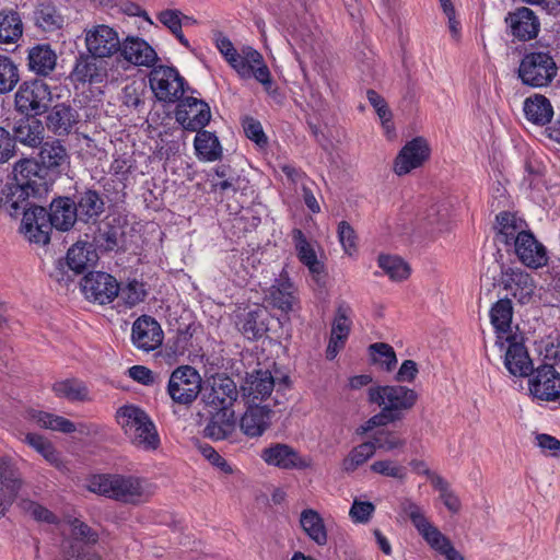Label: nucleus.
Returning a JSON list of instances; mask_svg holds the SVG:
<instances>
[{"label":"nucleus","instance_id":"f257e3e1","mask_svg":"<svg viewBox=\"0 0 560 560\" xmlns=\"http://www.w3.org/2000/svg\"><path fill=\"white\" fill-rule=\"evenodd\" d=\"M368 400L381 410L358 428L359 434L401 421L417 404L418 394L402 385H376L368 389Z\"/></svg>","mask_w":560,"mask_h":560},{"label":"nucleus","instance_id":"f03ea898","mask_svg":"<svg viewBox=\"0 0 560 560\" xmlns=\"http://www.w3.org/2000/svg\"><path fill=\"white\" fill-rule=\"evenodd\" d=\"M89 490L115 501L137 505L153 494L152 485L133 475H97L89 482Z\"/></svg>","mask_w":560,"mask_h":560},{"label":"nucleus","instance_id":"7ed1b4c3","mask_svg":"<svg viewBox=\"0 0 560 560\" xmlns=\"http://www.w3.org/2000/svg\"><path fill=\"white\" fill-rule=\"evenodd\" d=\"M116 421L128 441L137 448L152 452L160 446V436L149 415L136 405L117 409Z\"/></svg>","mask_w":560,"mask_h":560},{"label":"nucleus","instance_id":"20e7f679","mask_svg":"<svg viewBox=\"0 0 560 560\" xmlns=\"http://www.w3.org/2000/svg\"><path fill=\"white\" fill-rule=\"evenodd\" d=\"M557 73V63L549 51L526 52L518 67L522 83L532 88L548 86Z\"/></svg>","mask_w":560,"mask_h":560},{"label":"nucleus","instance_id":"39448f33","mask_svg":"<svg viewBox=\"0 0 560 560\" xmlns=\"http://www.w3.org/2000/svg\"><path fill=\"white\" fill-rule=\"evenodd\" d=\"M156 60L158 54L147 40L139 36H127L121 39L115 65L124 75L132 67H153Z\"/></svg>","mask_w":560,"mask_h":560},{"label":"nucleus","instance_id":"423d86ee","mask_svg":"<svg viewBox=\"0 0 560 560\" xmlns=\"http://www.w3.org/2000/svg\"><path fill=\"white\" fill-rule=\"evenodd\" d=\"M202 388V380L199 372L190 365L176 368L167 383V394L171 399L179 405H190L196 400Z\"/></svg>","mask_w":560,"mask_h":560},{"label":"nucleus","instance_id":"0eeeda50","mask_svg":"<svg viewBox=\"0 0 560 560\" xmlns=\"http://www.w3.org/2000/svg\"><path fill=\"white\" fill-rule=\"evenodd\" d=\"M50 102V89L43 80L23 82L14 95L16 110L27 116L42 115L48 109Z\"/></svg>","mask_w":560,"mask_h":560},{"label":"nucleus","instance_id":"6e6552de","mask_svg":"<svg viewBox=\"0 0 560 560\" xmlns=\"http://www.w3.org/2000/svg\"><path fill=\"white\" fill-rule=\"evenodd\" d=\"M149 82L154 96L162 103H175L185 92V79L174 67H154L150 72Z\"/></svg>","mask_w":560,"mask_h":560},{"label":"nucleus","instance_id":"1a4fd4ad","mask_svg":"<svg viewBox=\"0 0 560 560\" xmlns=\"http://www.w3.org/2000/svg\"><path fill=\"white\" fill-rule=\"evenodd\" d=\"M230 67L242 78L258 81L270 93L272 78L262 55L250 46H244L240 49L238 57L235 58Z\"/></svg>","mask_w":560,"mask_h":560},{"label":"nucleus","instance_id":"9d476101","mask_svg":"<svg viewBox=\"0 0 560 560\" xmlns=\"http://www.w3.org/2000/svg\"><path fill=\"white\" fill-rule=\"evenodd\" d=\"M530 395L541 401H556L560 398V371L552 363H542L532 370L528 378Z\"/></svg>","mask_w":560,"mask_h":560},{"label":"nucleus","instance_id":"9b49d317","mask_svg":"<svg viewBox=\"0 0 560 560\" xmlns=\"http://www.w3.org/2000/svg\"><path fill=\"white\" fill-rule=\"evenodd\" d=\"M84 43L90 55L102 59L116 58L121 48V38L118 32L105 24L85 30Z\"/></svg>","mask_w":560,"mask_h":560},{"label":"nucleus","instance_id":"f8f14e48","mask_svg":"<svg viewBox=\"0 0 560 560\" xmlns=\"http://www.w3.org/2000/svg\"><path fill=\"white\" fill-rule=\"evenodd\" d=\"M237 397L238 389L235 382L224 374H217L209 378L202 394L206 408L212 410L233 409Z\"/></svg>","mask_w":560,"mask_h":560},{"label":"nucleus","instance_id":"ddd939ff","mask_svg":"<svg viewBox=\"0 0 560 560\" xmlns=\"http://www.w3.org/2000/svg\"><path fill=\"white\" fill-rule=\"evenodd\" d=\"M104 60L90 54L80 56L72 71L74 80L82 83H102L107 80L118 81L122 79V73L116 65L107 68Z\"/></svg>","mask_w":560,"mask_h":560},{"label":"nucleus","instance_id":"4468645a","mask_svg":"<svg viewBox=\"0 0 560 560\" xmlns=\"http://www.w3.org/2000/svg\"><path fill=\"white\" fill-rule=\"evenodd\" d=\"M84 296L101 305L112 303L119 293V283L109 273L95 271L85 275L81 281Z\"/></svg>","mask_w":560,"mask_h":560},{"label":"nucleus","instance_id":"2eb2a0df","mask_svg":"<svg viewBox=\"0 0 560 560\" xmlns=\"http://www.w3.org/2000/svg\"><path fill=\"white\" fill-rule=\"evenodd\" d=\"M175 118L184 129L199 131L210 121L211 112L209 105L202 100L187 96L178 103Z\"/></svg>","mask_w":560,"mask_h":560},{"label":"nucleus","instance_id":"dca6fc26","mask_svg":"<svg viewBox=\"0 0 560 560\" xmlns=\"http://www.w3.org/2000/svg\"><path fill=\"white\" fill-rule=\"evenodd\" d=\"M13 178L16 184L35 195L46 194L50 186L46 170L33 159L16 162L13 167Z\"/></svg>","mask_w":560,"mask_h":560},{"label":"nucleus","instance_id":"f3484780","mask_svg":"<svg viewBox=\"0 0 560 560\" xmlns=\"http://www.w3.org/2000/svg\"><path fill=\"white\" fill-rule=\"evenodd\" d=\"M24 485L22 475L9 458H0V518L5 515Z\"/></svg>","mask_w":560,"mask_h":560},{"label":"nucleus","instance_id":"a211bd4d","mask_svg":"<svg viewBox=\"0 0 560 560\" xmlns=\"http://www.w3.org/2000/svg\"><path fill=\"white\" fill-rule=\"evenodd\" d=\"M430 152L429 143L424 138L417 137L408 141L395 159L393 167L395 174L402 176L422 166L429 159Z\"/></svg>","mask_w":560,"mask_h":560},{"label":"nucleus","instance_id":"6ab92c4d","mask_svg":"<svg viewBox=\"0 0 560 560\" xmlns=\"http://www.w3.org/2000/svg\"><path fill=\"white\" fill-rule=\"evenodd\" d=\"M497 343L504 350V366L509 373L516 377L528 376L533 370V362L526 347L517 342L515 336H506Z\"/></svg>","mask_w":560,"mask_h":560},{"label":"nucleus","instance_id":"aec40b11","mask_svg":"<svg viewBox=\"0 0 560 560\" xmlns=\"http://www.w3.org/2000/svg\"><path fill=\"white\" fill-rule=\"evenodd\" d=\"M51 229L48 212L44 207L34 206L24 212L21 232L31 243L47 244Z\"/></svg>","mask_w":560,"mask_h":560},{"label":"nucleus","instance_id":"412c9836","mask_svg":"<svg viewBox=\"0 0 560 560\" xmlns=\"http://www.w3.org/2000/svg\"><path fill=\"white\" fill-rule=\"evenodd\" d=\"M505 23L510 34L520 42H528L536 38L540 32V21L535 12L526 7L517 8L509 12Z\"/></svg>","mask_w":560,"mask_h":560},{"label":"nucleus","instance_id":"4be33fe9","mask_svg":"<svg viewBox=\"0 0 560 560\" xmlns=\"http://www.w3.org/2000/svg\"><path fill=\"white\" fill-rule=\"evenodd\" d=\"M260 457L266 464L287 470L305 469L311 466V459L301 456L296 450L283 443L264 448Z\"/></svg>","mask_w":560,"mask_h":560},{"label":"nucleus","instance_id":"5701e85b","mask_svg":"<svg viewBox=\"0 0 560 560\" xmlns=\"http://www.w3.org/2000/svg\"><path fill=\"white\" fill-rule=\"evenodd\" d=\"M267 301L282 313H290L299 305L298 288L289 278L285 270H282L279 278L268 289Z\"/></svg>","mask_w":560,"mask_h":560},{"label":"nucleus","instance_id":"b1692460","mask_svg":"<svg viewBox=\"0 0 560 560\" xmlns=\"http://www.w3.org/2000/svg\"><path fill=\"white\" fill-rule=\"evenodd\" d=\"M131 339L136 348L150 352L162 345L163 330L153 317L142 315L132 325Z\"/></svg>","mask_w":560,"mask_h":560},{"label":"nucleus","instance_id":"393cba45","mask_svg":"<svg viewBox=\"0 0 560 560\" xmlns=\"http://www.w3.org/2000/svg\"><path fill=\"white\" fill-rule=\"evenodd\" d=\"M503 288L521 304L532 301L536 283L533 277L521 268H508L502 272Z\"/></svg>","mask_w":560,"mask_h":560},{"label":"nucleus","instance_id":"a878e982","mask_svg":"<svg viewBox=\"0 0 560 560\" xmlns=\"http://www.w3.org/2000/svg\"><path fill=\"white\" fill-rule=\"evenodd\" d=\"M275 384L271 372L259 370L246 376L241 392L247 405H259L271 395Z\"/></svg>","mask_w":560,"mask_h":560},{"label":"nucleus","instance_id":"bb28decb","mask_svg":"<svg viewBox=\"0 0 560 560\" xmlns=\"http://www.w3.org/2000/svg\"><path fill=\"white\" fill-rule=\"evenodd\" d=\"M513 247L520 261L529 268L538 269L546 266L548 262L546 247L530 231L522 235Z\"/></svg>","mask_w":560,"mask_h":560},{"label":"nucleus","instance_id":"cd10ccee","mask_svg":"<svg viewBox=\"0 0 560 560\" xmlns=\"http://www.w3.org/2000/svg\"><path fill=\"white\" fill-rule=\"evenodd\" d=\"M98 260L97 250L90 241V234L85 233L83 240L75 242L67 252L68 267L75 273H82L90 267H94Z\"/></svg>","mask_w":560,"mask_h":560},{"label":"nucleus","instance_id":"c85d7f7f","mask_svg":"<svg viewBox=\"0 0 560 560\" xmlns=\"http://www.w3.org/2000/svg\"><path fill=\"white\" fill-rule=\"evenodd\" d=\"M292 240L299 260L308 269L316 281L325 272L324 264L317 258L314 245L310 243L300 229L292 231Z\"/></svg>","mask_w":560,"mask_h":560},{"label":"nucleus","instance_id":"c756f323","mask_svg":"<svg viewBox=\"0 0 560 560\" xmlns=\"http://www.w3.org/2000/svg\"><path fill=\"white\" fill-rule=\"evenodd\" d=\"M497 238L505 246H514L529 231L525 220L511 212L497 215Z\"/></svg>","mask_w":560,"mask_h":560},{"label":"nucleus","instance_id":"7c9ffc66","mask_svg":"<svg viewBox=\"0 0 560 560\" xmlns=\"http://www.w3.org/2000/svg\"><path fill=\"white\" fill-rule=\"evenodd\" d=\"M211 415L208 424L205 428L206 436L220 441L230 436L235 429V415L233 409L212 410L208 409Z\"/></svg>","mask_w":560,"mask_h":560},{"label":"nucleus","instance_id":"2f4dec72","mask_svg":"<svg viewBox=\"0 0 560 560\" xmlns=\"http://www.w3.org/2000/svg\"><path fill=\"white\" fill-rule=\"evenodd\" d=\"M271 410L259 405H248L241 418L242 431L250 438L260 436L270 423Z\"/></svg>","mask_w":560,"mask_h":560},{"label":"nucleus","instance_id":"473e14b6","mask_svg":"<svg viewBox=\"0 0 560 560\" xmlns=\"http://www.w3.org/2000/svg\"><path fill=\"white\" fill-rule=\"evenodd\" d=\"M77 218L75 203L70 198H58L51 202L48 219L52 228L67 231L74 224Z\"/></svg>","mask_w":560,"mask_h":560},{"label":"nucleus","instance_id":"72a5a7b5","mask_svg":"<svg viewBox=\"0 0 560 560\" xmlns=\"http://www.w3.org/2000/svg\"><path fill=\"white\" fill-rule=\"evenodd\" d=\"M37 197V195L31 192L30 189H26L24 186L14 183L13 185L8 186L7 191L4 192V197L0 199V208L9 213L11 217H15L23 211V213L28 210V198ZM42 195H38L40 197Z\"/></svg>","mask_w":560,"mask_h":560},{"label":"nucleus","instance_id":"f704fd0d","mask_svg":"<svg viewBox=\"0 0 560 560\" xmlns=\"http://www.w3.org/2000/svg\"><path fill=\"white\" fill-rule=\"evenodd\" d=\"M523 110L526 119L537 126L547 125L551 121L553 116V108L550 101L541 94L527 97L524 101Z\"/></svg>","mask_w":560,"mask_h":560},{"label":"nucleus","instance_id":"c9c22d12","mask_svg":"<svg viewBox=\"0 0 560 560\" xmlns=\"http://www.w3.org/2000/svg\"><path fill=\"white\" fill-rule=\"evenodd\" d=\"M39 156L42 166L46 170L47 174L48 171L61 173L69 165L67 150L58 140L45 142L42 145Z\"/></svg>","mask_w":560,"mask_h":560},{"label":"nucleus","instance_id":"e433bc0d","mask_svg":"<svg viewBox=\"0 0 560 560\" xmlns=\"http://www.w3.org/2000/svg\"><path fill=\"white\" fill-rule=\"evenodd\" d=\"M513 306L509 299H501L490 310V322L497 332V341L505 339L511 334Z\"/></svg>","mask_w":560,"mask_h":560},{"label":"nucleus","instance_id":"4c0bfd02","mask_svg":"<svg viewBox=\"0 0 560 560\" xmlns=\"http://www.w3.org/2000/svg\"><path fill=\"white\" fill-rule=\"evenodd\" d=\"M45 128L40 120L34 118L21 119L14 126V141L36 148L43 143Z\"/></svg>","mask_w":560,"mask_h":560},{"label":"nucleus","instance_id":"58836bf2","mask_svg":"<svg viewBox=\"0 0 560 560\" xmlns=\"http://www.w3.org/2000/svg\"><path fill=\"white\" fill-rule=\"evenodd\" d=\"M300 525L307 537L318 546L328 541L327 529L320 514L313 509H305L300 515Z\"/></svg>","mask_w":560,"mask_h":560},{"label":"nucleus","instance_id":"ea45409f","mask_svg":"<svg viewBox=\"0 0 560 560\" xmlns=\"http://www.w3.org/2000/svg\"><path fill=\"white\" fill-rule=\"evenodd\" d=\"M266 319V311L256 307L241 315L237 325L246 338L257 339L267 331Z\"/></svg>","mask_w":560,"mask_h":560},{"label":"nucleus","instance_id":"a19ab883","mask_svg":"<svg viewBox=\"0 0 560 560\" xmlns=\"http://www.w3.org/2000/svg\"><path fill=\"white\" fill-rule=\"evenodd\" d=\"M194 147L199 160L214 162L222 156V147L218 137L207 130H199L194 140Z\"/></svg>","mask_w":560,"mask_h":560},{"label":"nucleus","instance_id":"79ce46f5","mask_svg":"<svg viewBox=\"0 0 560 560\" xmlns=\"http://www.w3.org/2000/svg\"><path fill=\"white\" fill-rule=\"evenodd\" d=\"M57 56L48 45L33 47L28 54V67L39 75L49 74L56 67Z\"/></svg>","mask_w":560,"mask_h":560},{"label":"nucleus","instance_id":"37998d69","mask_svg":"<svg viewBox=\"0 0 560 560\" xmlns=\"http://www.w3.org/2000/svg\"><path fill=\"white\" fill-rule=\"evenodd\" d=\"M23 35V23L20 14L14 10L0 11V43H16Z\"/></svg>","mask_w":560,"mask_h":560},{"label":"nucleus","instance_id":"c03bdc74","mask_svg":"<svg viewBox=\"0 0 560 560\" xmlns=\"http://www.w3.org/2000/svg\"><path fill=\"white\" fill-rule=\"evenodd\" d=\"M316 34L308 26L300 25L293 28L290 46L300 65H302V56L298 48L302 50L303 55L313 56L316 50Z\"/></svg>","mask_w":560,"mask_h":560},{"label":"nucleus","instance_id":"a18cd8bd","mask_svg":"<svg viewBox=\"0 0 560 560\" xmlns=\"http://www.w3.org/2000/svg\"><path fill=\"white\" fill-rule=\"evenodd\" d=\"M27 418L43 429L59 431L62 433H72L75 431V424L61 416L39 410H30L27 412Z\"/></svg>","mask_w":560,"mask_h":560},{"label":"nucleus","instance_id":"49530a36","mask_svg":"<svg viewBox=\"0 0 560 560\" xmlns=\"http://www.w3.org/2000/svg\"><path fill=\"white\" fill-rule=\"evenodd\" d=\"M75 210L80 220H95L104 210V201L95 190H86L80 195Z\"/></svg>","mask_w":560,"mask_h":560},{"label":"nucleus","instance_id":"de8ad7c7","mask_svg":"<svg viewBox=\"0 0 560 560\" xmlns=\"http://www.w3.org/2000/svg\"><path fill=\"white\" fill-rule=\"evenodd\" d=\"M23 442L40 454L50 465L57 468L62 466L59 452L48 439L36 433H26Z\"/></svg>","mask_w":560,"mask_h":560},{"label":"nucleus","instance_id":"09e8293b","mask_svg":"<svg viewBox=\"0 0 560 560\" xmlns=\"http://www.w3.org/2000/svg\"><path fill=\"white\" fill-rule=\"evenodd\" d=\"M52 390L57 397L65 398L73 402L90 399L86 385L75 378L56 382L52 386Z\"/></svg>","mask_w":560,"mask_h":560},{"label":"nucleus","instance_id":"8fccbe9b","mask_svg":"<svg viewBox=\"0 0 560 560\" xmlns=\"http://www.w3.org/2000/svg\"><path fill=\"white\" fill-rule=\"evenodd\" d=\"M75 122L72 109L65 105H55L47 116V127L55 133H67Z\"/></svg>","mask_w":560,"mask_h":560},{"label":"nucleus","instance_id":"3c124183","mask_svg":"<svg viewBox=\"0 0 560 560\" xmlns=\"http://www.w3.org/2000/svg\"><path fill=\"white\" fill-rule=\"evenodd\" d=\"M376 452V444L372 441L363 442L354 446L342 460V469L353 472L364 465Z\"/></svg>","mask_w":560,"mask_h":560},{"label":"nucleus","instance_id":"603ef678","mask_svg":"<svg viewBox=\"0 0 560 560\" xmlns=\"http://www.w3.org/2000/svg\"><path fill=\"white\" fill-rule=\"evenodd\" d=\"M377 265L392 281L406 280L410 275L409 265L398 256L380 255Z\"/></svg>","mask_w":560,"mask_h":560},{"label":"nucleus","instance_id":"864d4df0","mask_svg":"<svg viewBox=\"0 0 560 560\" xmlns=\"http://www.w3.org/2000/svg\"><path fill=\"white\" fill-rule=\"evenodd\" d=\"M148 292L145 284L137 279H128L126 282L119 283V301L128 308H131L143 302Z\"/></svg>","mask_w":560,"mask_h":560},{"label":"nucleus","instance_id":"5fc2aeb1","mask_svg":"<svg viewBox=\"0 0 560 560\" xmlns=\"http://www.w3.org/2000/svg\"><path fill=\"white\" fill-rule=\"evenodd\" d=\"M418 532L427 541V544L442 556H445L448 550L454 548L451 540L444 534H442L440 529L431 522L425 524Z\"/></svg>","mask_w":560,"mask_h":560},{"label":"nucleus","instance_id":"6e6d98bb","mask_svg":"<svg viewBox=\"0 0 560 560\" xmlns=\"http://www.w3.org/2000/svg\"><path fill=\"white\" fill-rule=\"evenodd\" d=\"M418 532L427 541V544L442 556H445L448 550L454 548L451 540L444 534H442L440 529L431 522L425 524Z\"/></svg>","mask_w":560,"mask_h":560},{"label":"nucleus","instance_id":"4d7b16f0","mask_svg":"<svg viewBox=\"0 0 560 560\" xmlns=\"http://www.w3.org/2000/svg\"><path fill=\"white\" fill-rule=\"evenodd\" d=\"M418 532L427 541V544L442 556H445L448 550L454 548L451 540L444 534H442L440 529L431 522L425 524Z\"/></svg>","mask_w":560,"mask_h":560},{"label":"nucleus","instance_id":"13d9d810","mask_svg":"<svg viewBox=\"0 0 560 560\" xmlns=\"http://www.w3.org/2000/svg\"><path fill=\"white\" fill-rule=\"evenodd\" d=\"M372 362L384 371H392L397 363L396 353L392 346L384 342H375L369 348Z\"/></svg>","mask_w":560,"mask_h":560},{"label":"nucleus","instance_id":"bf43d9fd","mask_svg":"<svg viewBox=\"0 0 560 560\" xmlns=\"http://www.w3.org/2000/svg\"><path fill=\"white\" fill-rule=\"evenodd\" d=\"M159 20L175 35L184 47L189 48V42L182 31L183 21H188V16L183 15L182 12L177 10H165L160 13Z\"/></svg>","mask_w":560,"mask_h":560},{"label":"nucleus","instance_id":"052dcab7","mask_svg":"<svg viewBox=\"0 0 560 560\" xmlns=\"http://www.w3.org/2000/svg\"><path fill=\"white\" fill-rule=\"evenodd\" d=\"M90 241L94 248L102 250H113L118 244V234L114 228L106 226V229H96L89 226Z\"/></svg>","mask_w":560,"mask_h":560},{"label":"nucleus","instance_id":"680f3d73","mask_svg":"<svg viewBox=\"0 0 560 560\" xmlns=\"http://www.w3.org/2000/svg\"><path fill=\"white\" fill-rule=\"evenodd\" d=\"M20 80L19 69L11 58L0 56V94L11 92Z\"/></svg>","mask_w":560,"mask_h":560},{"label":"nucleus","instance_id":"e2e57ef3","mask_svg":"<svg viewBox=\"0 0 560 560\" xmlns=\"http://www.w3.org/2000/svg\"><path fill=\"white\" fill-rule=\"evenodd\" d=\"M370 469L377 475L394 478L400 481L405 480L408 475V470L404 465L390 458L375 460L370 466Z\"/></svg>","mask_w":560,"mask_h":560},{"label":"nucleus","instance_id":"0e129e2a","mask_svg":"<svg viewBox=\"0 0 560 560\" xmlns=\"http://www.w3.org/2000/svg\"><path fill=\"white\" fill-rule=\"evenodd\" d=\"M351 308L349 305L342 303L337 307L334 320L331 323L330 332L338 335L345 339L349 338L351 331Z\"/></svg>","mask_w":560,"mask_h":560},{"label":"nucleus","instance_id":"69168bd1","mask_svg":"<svg viewBox=\"0 0 560 560\" xmlns=\"http://www.w3.org/2000/svg\"><path fill=\"white\" fill-rule=\"evenodd\" d=\"M35 21L38 27L45 32L58 28L61 24V18L56 9L49 4H42L35 11Z\"/></svg>","mask_w":560,"mask_h":560},{"label":"nucleus","instance_id":"338daca9","mask_svg":"<svg viewBox=\"0 0 560 560\" xmlns=\"http://www.w3.org/2000/svg\"><path fill=\"white\" fill-rule=\"evenodd\" d=\"M375 512V505L370 501L354 499L349 510V516L355 524H366Z\"/></svg>","mask_w":560,"mask_h":560},{"label":"nucleus","instance_id":"774afa93","mask_svg":"<svg viewBox=\"0 0 560 560\" xmlns=\"http://www.w3.org/2000/svg\"><path fill=\"white\" fill-rule=\"evenodd\" d=\"M400 509L401 512L410 518L417 530L430 522L425 517L422 508L411 499H404L400 503Z\"/></svg>","mask_w":560,"mask_h":560}]
</instances>
